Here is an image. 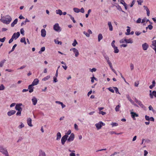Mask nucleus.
Listing matches in <instances>:
<instances>
[{
  "instance_id": "63",
  "label": "nucleus",
  "mask_w": 156,
  "mask_h": 156,
  "mask_svg": "<svg viewBox=\"0 0 156 156\" xmlns=\"http://www.w3.org/2000/svg\"><path fill=\"white\" fill-rule=\"evenodd\" d=\"M120 3L122 4L123 5H126V4L124 0H123V1H120Z\"/></svg>"
},
{
  "instance_id": "50",
  "label": "nucleus",
  "mask_w": 156,
  "mask_h": 156,
  "mask_svg": "<svg viewBox=\"0 0 156 156\" xmlns=\"http://www.w3.org/2000/svg\"><path fill=\"white\" fill-rule=\"evenodd\" d=\"M130 67L131 70H132L134 69V65L132 63H131L130 64Z\"/></svg>"
},
{
  "instance_id": "14",
  "label": "nucleus",
  "mask_w": 156,
  "mask_h": 156,
  "mask_svg": "<svg viewBox=\"0 0 156 156\" xmlns=\"http://www.w3.org/2000/svg\"><path fill=\"white\" fill-rule=\"evenodd\" d=\"M34 86L32 84L31 85H30L28 87V90H29V92L30 93H32L34 91Z\"/></svg>"
},
{
  "instance_id": "18",
  "label": "nucleus",
  "mask_w": 156,
  "mask_h": 156,
  "mask_svg": "<svg viewBox=\"0 0 156 156\" xmlns=\"http://www.w3.org/2000/svg\"><path fill=\"white\" fill-rule=\"evenodd\" d=\"M39 156H46L45 152L42 150L39 151Z\"/></svg>"
},
{
  "instance_id": "16",
  "label": "nucleus",
  "mask_w": 156,
  "mask_h": 156,
  "mask_svg": "<svg viewBox=\"0 0 156 156\" xmlns=\"http://www.w3.org/2000/svg\"><path fill=\"white\" fill-rule=\"evenodd\" d=\"M32 101L33 102V104L34 105H35L37 103V100L36 98L35 97H33L32 99Z\"/></svg>"
},
{
  "instance_id": "23",
  "label": "nucleus",
  "mask_w": 156,
  "mask_h": 156,
  "mask_svg": "<svg viewBox=\"0 0 156 156\" xmlns=\"http://www.w3.org/2000/svg\"><path fill=\"white\" fill-rule=\"evenodd\" d=\"M108 25L109 28V30L110 31H112L113 30V27L112 25L111 22H108Z\"/></svg>"
},
{
  "instance_id": "46",
  "label": "nucleus",
  "mask_w": 156,
  "mask_h": 156,
  "mask_svg": "<svg viewBox=\"0 0 156 156\" xmlns=\"http://www.w3.org/2000/svg\"><path fill=\"white\" fill-rule=\"evenodd\" d=\"M16 46H17V44H15L13 46V47H12V50H11V51H10V52H9V53H10V52H12V51H13L14 50V49H15V47Z\"/></svg>"
},
{
  "instance_id": "17",
  "label": "nucleus",
  "mask_w": 156,
  "mask_h": 156,
  "mask_svg": "<svg viewBox=\"0 0 156 156\" xmlns=\"http://www.w3.org/2000/svg\"><path fill=\"white\" fill-rule=\"evenodd\" d=\"M153 96L156 98V91L155 90L153 91L152 93H150V96L151 98H153Z\"/></svg>"
},
{
  "instance_id": "38",
  "label": "nucleus",
  "mask_w": 156,
  "mask_h": 156,
  "mask_svg": "<svg viewBox=\"0 0 156 156\" xmlns=\"http://www.w3.org/2000/svg\"><path fill=\"white\" fill-rule=\"evenodd\" d=\"M113 88L115 90V92L117 94H120L119 93V90L118 89V88L116 87H113Z\"/></svg>"
},
{
  "instance_id": "43",
  "label": "nucleus",
  "mask_w": 156,
  "mask_h": 156,
  "mask_svg": "<svg viewBox=\"0 0 156 156\" xmlns=\"http://www.w3.org/2000/svg\"><path fill=\"white\" fill-rule=\"evenodd\" d=\"M94 80H97V78H95L94 76H93V77H92L91 78V82H92V83H94Z\"/></svg>"
},
{
  "instance_id": "62",
  "label": "nucleus",
  "mask_w": 156,
  "mask_h": 156,
  "mask_svg": "<svg viewBox=\"0 0 156 156\" xmlns=\"http://www.w3.org/2000/svg\"><path fill=\"white\" fill-rule=\"evenodd\" d=\"M24 126V125L23 123H21V124L19 126V127L20 128H21L23 127Z\"/></svg>"
},
{
  "instance_id": "58",
  "label": "nucleus",
  "mask_w": 156,
  "mask_h": 156,
  "mask_svg": "<svg viewBox=\"0 0 156 156\" xmlns=\"http://www.w3.org/2000/svg\"><path fill=\"white\" fill-rule=\"evenodd\" d=\"M150 117L149 116L146 115L145 116V119L147 121H150Z\"/></svg>"
},
{
  "instance_id": "51",
  "label": "nucleus",
  "mask_w": 156,
  "mask_h": 156,
  "mask_svg": "<svg viewBox=\"0 0 156 156\" xmlns=\"http://www.w3.org/2000/svg\"><path fill=\"white\" fill-rule=\"evenodd\" d=\"M6 38L5 37H4L2 38H0V42H4L5 41Z\"/></svg>"
},
{
  "instance_id": "64",
  "label": "nucleus",
  "mask_w": 156,
  "mask_h": 156,
  "mask_svg": "<svg viewBox=\"0 0 156 156\" xmlns=\"http://www.w3.org/2000/svg\"><path fill=\"white\" fill-rule=\"evenodd\" d=\"M25 41V37H23L21 39L20 42L22 43H23Z\"/></svg>"
},
{
  "instance_id": "42",
  "label": "nucleus",
  "mask_w": 156,
  "mask_h": 156,
  "mask_svg": "<svg viewBox=\"0 0 156 156\" xmlns=\"http://www.w3.org/2000/svg\"><path fill=\"white\" fill-rule=\"evenodd\" d=\"M77 44V42L76 40H75L73 42L72 44V45L73 46H75Z\"/></svg>"
},
{
  "instance_id": "26",
  "label": "nucleus",
  "mask_w": 156,
  "mask_h": 156,
  "mask_svg": "<svg viewBox=\"0 0 156 156\" xmlns=\"http://www.w3.org/2000/svg\"><path fill=\"white\" fill-rule=\"evenodd\" d=\"M103 36L101 34H99L98 35V41L99 42L103 38Z\"/></svg>"
},
{
  "instance_id": "57",
  "label": "nucleus",
  "mask_w": 156,
  "mask_h": 156,
  "mask_svg": "<svg viewBox=\"0 0 156 156\" xmlns=\"http://www.w3.org/2000/svg\"><path fill=\"white\" fill-rule=\"evenodd\" d=\"M96 69L95 68H93L92 69H90V71L92 72H95L96 71Z\"/></svg>"
},
{
  "instance_id": "21",
  "label": "nucleus",
  "mask_w": 156,
  "mask_h": 156,
  "mask_svg": "<svg viewBox=\"0 0 156 156\" xmlns=\"http://www.w3.org/2000/svg\"><path fill=\"white\" fill-rule=\"evenodd\" d=\"M16 111L14 110H12L8 112L7 115L9 116H11L12 115L15 114Z\"/></svg>"
},
{
  "instance_id": "27",
  "label": "nucleus",
  "mask_w": 156,
  "mask_h": 156,
  "mask_svg": "<svg viewBox=\"0 0 156 156\" xmlns=\"http://www.w3.org/2000/svg\"><path fill=\"white\" fill-rule=\"evenodd\" d=\"M114 49V52L115 53H118L119 52V50L118 49V48L116 46L113 47Z\"/></svg>"
},
{
  "instance_id": "8",
  "label": "nucleus",
  "mask_w": 156,
  "mask_h": 156,
  "mask_svg": "<svg viewBox=\"0 0 156 156\" xmlns=\"http://www.w3.org/2000/svg\"><path fill=\"white\" fill-rule=\"evenodd\" d=\"M22 105L21 103L17 104L16 105L15 109L17 111H22V108L21 106Z\"/></svg>"
},
{
  "instance_id": "34",
  "label": "nucleus",
  "mask_w": 156,
  "mask_h": 156,
  "mask_svg": "<svg viewBox=\"0 0 156 156\" xmlns=\"http://www.w3.org/2000/svg\"><path fill=\"white\" fill-rule=\"evenodd\" d=\"M121 106L119 105H118L116 106L115 108V110L116 112H118L119 111V109L120 108Z\"/></svg>"
},
{
  "instance_id": "33",
  "label": "nucleus",
  "mask_w": 156,
  "mask_h": 156,
  "mask_svg": "<svg viewBox=\"0 0 156 156\" xmlns=\"http://www.w3.org/2000/svg\"><path fill=\"white\" fill-rule=\"evenodd\" d=\"M105 58L106 59L108 63L110 62L109 60V58L107 55H104Z\"/></svg>"
},
{
  "instance_id": "29",
  "label": "nucleus",
  "mask_w": 156,
  "mask_h": 156,
  "mask_svg": "<svg viewBox=\"0 0 156 156\" xmlns=\"http://www.w3.org/2000/svg\"><path fill=\"white\" fill-rule=\"evenodd\" d=\"M127 27L128 28L127 30V32H126L125 34L126 35H129V34H130V27Z\"/></svg>"
},
{
  "instance_id": "22",
  "label": "nucleus",
  "mask_w": 156,
  "mask_h": 156,
  "mask_svg": "<svg viewBox=\"0 0 156 156\" xmlns=\"http://www.w3.org/2000/svg\"><path fill=\"white\" fill-rule=\"evenodd\" d=\"M46 35V32L45 29H43L41 30V36L42 37H45Z\"/></svg>"
},
{
  "instance_id": "60",
  "label": "nucleus",
  "mask_w": 156,
  "mask_h": 156,
  "mask_svg": "<svg viewBox=\"0 0 156 156\" xmlns=\"http://www.w3.org/2000/svg\"><path fill=\"white\" fill-rule=\"evenodd\" d=\"M5 71L9 72H13V70L9 69H5Z\"/></svg>"
},
{
  "instance_id": "36",
  "label": "nucleus",
  "mask_w": 156,
  "mask_h": 156,
  "mask_svg": "<svg viewBox=\"0 0 156 156\" xmlns=\"http://www.w3.org/2000/svg\"><path fill=\"white\" fill-rule=\"evenodd\" d=\"M73 9L76 12L78 13L80 12V9L77 8H74Z\"/></svg>"
},
{
  "instance_id": "6",
  "label": "nucleus",
  "mask_w": 156,
  "mask_h": 156,
  "mask_svg": "<svg viewBox=\"0 0 156 156\" xmlns=\"http://www.w3.org/2000/svg\"><path fill=\"white\" fill-rule=\"evenodd\" d=\"M134 100L137 103L138 105L142 108H145L144 106L142 104L141 102L136 99V98H135Z\"/></svg>"
},
{
  "instance_id": "39",
  "label": "nucleus",
  "mask_w": 156,
  "mask_h": 156,
  "mask_svg": "<svg viewBox=\"0 0 156 156\" xmlns=\"http://www.w3.org/2000/svg\"><path fill=\"white\" fill-rule=\"evenodd\" d=\"M54 41H55V43L56 44H59L60 45L62 44V42L59 41L58 40H55Z\"/></svg>"
},
{
  "instance_id": "10",
  "label": "nucleus",
  "mask_w": 156,
  "mask_h": 156,
  "mask_svg": "<svg viewBox=\"0 0 156 156\" xmlns=\"http://www.w3.org/2000/svg\"><path fill=\"white\" fill-rule=\"evenodd\" d=\"M67 137L66 136H64L62 137L61 139V143L62 145H64L66 140H67Z\"/></svg>"
},
{
  "instance_id": "2",
  "label": "nucleus",
  "mask_w": 156,
  "mask_h": 156,
  "mask_svg": "<svg viewBox=\"0 0 156 156\" xmlns=\"http://www.w3.org/2000/svg\"><path fill=\"white\" fill-rule=\"evenodd\" d=\"M0 148L1 150V152L4 154L5 156H9L8 152L6 149L2 147H1Z\"/></svg>"
},
{
  "instance_id": "28",
  "label": "nucleus",
  "mask_w": 156,
  "mask_h": 156,
  "mask_svg": "<svg viewBox=\"0 0 156 156\" xmlns=\"http://www.w3.org/2000/svg\"><path fill=\"white\" fill-rule=\"evenodd\" d=\"M152 45L153 46V48H156V40H154L152 41Z\"/></svg>"
},
{
  "instance_id": "56",
  "label": "nucleus",
  "mask_w": 156,
  "mask_h": 156,
  "mask_svg": "<svg viewBox=\"0 0 156 156\" xmlns=\"http://www.w3.org/2000/svg\"><path fill=\"white\" fill-rule=\"evenodd\" d=\"M115 40H113L112 42L111 43V45L112 46V47H114L115 46Z\"/></svg>"
},
{
  "instance_id": "20",
  "label": "nucleus",
  "mask_w": 156,
  "mask_h": 156,
  "mask_svg": "<svg viewBox=\"0 0 156 156\" xmlns=\"http://www.w3.org/2000/svg\"><path fill=\"white\" fill-rule=\"evenodd\" d=\"M124 41L127 43L132 44L133 42V39L130 38L128 39H125Z\"/></svg>"
},
{
  "instance_id": "13",
  "label": "nucleus",
  "mask_w": 156,
  "mask_h": 156,
  "mask_svg": "<svg viewBox=\"0 0 156 156\" xmlns=\"http://www.w3.org/2000/svg\"><path fill=\"white\" fill-rule=\"evenodd\" d=\"M142 47L143 50L145 51L147 49L148 47V45L147 43H145L142 44Z\"/></svg>"
},
{
  "instance_id": "19",
  "label": "nucleus",
  "mask_w": 156,
  "mask_h": 156,
  "mask_svg": "<svg viewBox=\"0 0 156 156\" xmlns=\"http://www.w3.org/2000/svg\"><path fill=\"white\" fill-rule=\"evenodd\" d=\"M32 119L30 118H29L27 119V123L28 125L32 127L33 126V125L31 123Z\"/></svg>"
},
{
  "instance_id": "45",
  "label": "nucleus",
  "mask_w": 156,
  "mask_h": 156,
  "mask_svg": "<svg viewBox=\"0 0 156 156\" xmlns=\"http://www.w3.org/2000/svg\"><path fill=\"white\" fill-rule=\"evenodd\" d=\"M148 28L150 30L152 29L153 28V26L151 25H149L147 27H146V29Z\"/></svg>"
},
{
  "instance_id": "25",
  "label": "nucleus",
  "mask_w": 156,
  "mask_h": 156,
  "mask_svg": "<svg viewBox=\"0 0 156 156\" xmlns=\"http://www.w3.org/2000/svg\"><path fill=\"white\" fill-rule=\"evenodd\" d=\"M18 22V19H15L13 21V22L11 24V26L12 27H14L15 24H16Z\"/></svg>"
},
{
  "instance_id": "1",
  "label": "nucleus",
  "mask_w": 156,
  "mask_h": 156,
  "mask_svg": "<svg viewBox=\"0 0 156 156\" xmlns=\"http://www.w3.org/2000/svg\"><path fill=\"white\" fill-rule=\"evenodd\" d=\"M12 20V18L11 17L9 16H6V17L5 18V19H2L3 23L8 24Z\"/></svg>"
},
{
  "instance_id": "47",
  "label": "nucleus",
  "mask_w": 156,
  "mask_h": 156,
  "mask_svg": "<svg viewBox=\"0 0 156 156\" xmlns=\"http://www.w3.org/2000/svg\"><path fill=\"white\" fill-rule=\"evenodd\" d=\"M22 111H18V112L16 113V115L17 116L19 115L20 116L21 115V112Z\"/></svg>"
},
{
  "instance_id": "7",
  "label": "nucleus",
  "mask_w": 156,
  "mask_h": 156,
  "mask_svg": "<svg viewBox=\"0 0 156 156\" xmlns=\"http://www.w3.org/2000/svg\"><path fill=\"white\" fill-rule=\"evenodd\" d=\"M70 51H73V52L75 54V56L77 57L79 54L78 51L77 49L75 48H73L70 49Z\"/></svg>"
},
{
  "instance_id": "49",
  "label": "nucleus",
  "mask_w": 156,
  "mask_h": 156,
  "mask_svg": "<svg viewBox=\"0 0 156 156\" xmlns=\"http://www.w3.org/2000/svg\"><path fill=\"white\" fill-rule=\"evenodd\" d=\"M139 5H141L142 3L143 2V0H139L137 1Z\"/></svg>"
},
{
  "instance_id": "4",
  "label": "nucleus",
  "mask_w": 156,
  "mask_h": 156,
  "mask_svg": "<svg viewBox=\"0 0 156 156\" xmlns=\"http://www.w3.org/2000/svg\"><path fill=\"white\" fill-rule=\"evenodd\" d=\"M53 29L57 31H60L61 30L58 24L57 23L55 24L54 25Z\"/></svg>"
},
{
  "instance_id": "9",
  "label": "nucleus",
  "mask_w": 156,
  "mask_h": 156,
  "mask_svg": "<svg viewBox=\"0 0 156 156\" xmlns=\"http://www.w3.org/2000/svg\"><path fill=\"white\" fill-rule=\"evenodd\" d=\"M20 32H17L16 33H14L12 37L14 39L16 40V39L18 38V37L20 36Z\"/></svg>"
},
{
  "instance_id": "35",
  "label": "nucleus",
  "mask_w": 156,
  "mask_h": 156,
  "mask_svg": "<svg viewBox=\"0 0 156 156\" xmlns=\"http://www.w3.org/2000/svg\"><path fill=\"white\" fill-rule=\"evenodd\" d=\"M6 61V60H5V59H4L3 60H2V61L0 62V67H2L4 62Z\"/></svg>"
},
{
  "instance_id": "41",
  "label": "nucleus",
  "mask_w": 156,
  "mask_h": 156,
  "mask_svg": "<svg viewBox=\"0 0 156 156\" xmlns=\"http://www.w3.org/2000/svg\"><path fill=\"white\" fill-rule=\"evenodd\" d=\"M5 88V87L3 84H2L0 86V90H3Z\"/></svg>"
},
{
  "instance_id": "52",
  "label": "nucleus",
  "mask_w": 156,
  "mask_h": 156,
  "mask_svg": "<svg viewBox=\"0 0 156 156\" xmlns=\"http://www.w3.org/2000/svg\"><path fill=\"white\" fill-rule=\"evenodd\" d=\"M20 33H21V34H22L23 35L24 34V31L23 28H21L20 29Z\"/></svg>"
},
{
  "instance_id": "11",
  "label": "nucleus",
  "mask_w": 156,
  "mask_h": 156,
  "mask_svg": "<svg viewBox=\"0 0 156 156\" xmlns=\"http://www.w3.org/2000/svg\"><path fill=\"white\" fill-rule=\"evenodd\" d=\"M130 114H131V116L132 118L133 119H135V117H138L139 116V115L137 114H136L135 112H131L130 113Z\"/></svg>"
},
{
  "instance_id": "61",
  "label": "nucleus",
  "mask_w": 156,
  "mask_h": 156,
  "mask_svg": "<svg viewBox=\"0 0 156 156\" xmlns=\"http://www.w3.org/2000/svg\"><path fill=\"white\" fill-rule=\"evenodd\" d=\"M26 67V66H21L20 67L18 68L17 69V70L23 69H24V68H25Z\"/></svg>"
},
{
  "instance_id": "54",
  "label": "nucleus",
  "mask_w": 156,
  "mask_h": 156,
  "mask_svg": "<svg viewBox=\"0 0 156 156\" xmlns=\"http://www.w3.org/2000/svg\"><path fill=\"white\" fill-rule=\"evenodd\" d=\"M83 33L85 35H86V36L88 37H90V35H89V34H88V33H87V32H86L85 31H84L83 32Z\"/></svg>"
},
{
  "instance_id": "30",
  "label": "nucleus",
  "mask_w": 156,
  "mask_h": 156,
  "mask_svg": "<svg viewBox=\"0 0 156 156\" xmlns=\"http://www.w3.org/2000/svg\"><path fill=\"white\" fill-rule=\"evenodd\" d=\"M71 133V131L70 130H69L66 133H65V134L64 136H66L67 137H68L69 135H70Z\"/></svg>"
},
{
  "instance_id": "37",
  "label": "nucleus",
  "mask_w": 156,
  "mask_h": 156,
  "mask_svg": "<svg viewBox=\"0 0 156 156\" xmlns=\"http://www.w3.org/2000/svg\"><path fill=\"white\" fill-rule=\"evenodd\" d=\"M45 50V48L44 47H42L40 51H39V53L40 54L43 51H44Z\"/></svg>"
},
{
  "instance_id": "55",
  "label": "nucleus",
  "mask_w": 156,
  "mask_h": 156,
  "mask_svg": "<svg viewBox=\"0 0 156 156\" xmlns=\"http://www.w3.org/2000/svg\"><path fill=\"white\" fill-rule=\"evenodd\" d=\"M141 19L139 18L138 19L136 20V23H140L141 22Z\"/></svg>"
},
{
  "instance_id": "48",
  "label": "nucleus",
  "mask_w": 156,
  "mask_h": 156,
  "mask_svg": "<svg viewBox=\"0 0 156 156\" xmlns=\"http://www.w3.org/2000/svg\"><path fill=\"white\" fill-rule=\"evenodd\" d=\"M69 16H70V19H71V20H73V22L74 23H76V21L75 20H74V17H72V16H71V15H69Z\"/></svg>"
},
{
  "instance_id": "12",
  "label": "nucleus",
  "mask_w": 156,
  "mask_h": 156,
  "mask_svg": "<svg viewBox=\"0 0 156 156\" xmlns=\"http://www.w3.org/2000/svg\"><path fill=\"white\" fill-rule=\"evenodd\" d=\"M126 98L127 99L130 101V102L133 105H134L135 106H138L136 105L135 104L133 101L131 99V98L129 95H126Z\"/></svg>"
},
{
  "instance_id": "15",
  "label": "nucleus",
  "mask_w": 156,
  "mask_h": 156,
  "mask_svg": "<svg viewBox=\"0 0 156 156\" xmlns=\"http://www.w3.org/2000/svg\"><path fill=\"white\" fill-rule=\"evenodd\" d=\"M39 82V80L38 79H35L34 80L33 82H32V84L34 86L37 85Z\"/></svg>"
},
{
  "instance_id": "44",
  "label": "nucleus",
  "mask_w": 156,
  "mask_h": 156,
  "mask_svg": "<svg viewBox=\"0 0 156 156\" xmlns=\"http://www.w3.org/2000/svg\"><path fill=\"white\" fill-rule=\"evenodd\" d=\"M111 125L112 126V127L116 126L118 125V124L116 122H112Z\"/></svg>"
},
{
  "instance_id": "32",
  "label": "nucleus",
  "mask_w": 156,
  "mask_h": 156,
  "mask_svg": "<svg viewBox=\"0 0 156 156\" xmlns=\"http://www.w3.org/2000/svg\"><path fill=\"white\" fill-rule=\"evenodd\" d=\"M50 76H47L46 77L42 79V80L44 81H46L48 80L50 78Z\"/></svg>"
},
{
  "instance_id": "31",
  "label": "nucleus",
  "mask_w": 156,
  "mask_h": 156,
  "mask_svg": "<svg viewBox=\"0 0 156 156\" xmlns=\"http://www.w3.org/2000/svg\"><path fill=\"white\" fill-rule=\"evenodd\" d=\"M56 14H59L60 15H61L62 14V11L60 9L56 10Z\"/></svg>"
},
{
  "instance_id": "5",
  "label": "nucleus",
  "mask_w": 156,
  "mask_h": 156,
  "mask_svg": "<svg viewBox=\"0 0 156 156\" xmlns=\"http://www.w3.org/2000/svg\"><path fill=\"white\" fill-rule=\"evenodd\" d=\"M74 139V134L73 133H71L68 138H67V142H69L73 140Z\"/></svg>"
},
{
  "instance_id": "3",
  "label": "nucleus",
  "mask_w": 156,
  "mask_h": 156,
  "mask_svg": "<svg viewBox=\"0 0 156 156\" xmlns=\"http://www.w3.org/2000/svg\"><path fill=\"white\" fill-rule=\"evenodd\" d=\"M105 125V124L101 121L99 123H97L95 125L97 129H100L102 126Z\"/></svg>"
},
{
  "instance_id": "59",
  "label": "nucleus",
  "mask_w": 156,
  "mask_h": 156,
  "mask_svg": "<svg viewBox=\"0 0 156 156\" xmlns=\"http://www.w3.org/2000/svg\"><path fill=\"white\" fill-rule=\"evenodd\" d=\"M108 64L109 65V66L111 69L112 70V69H113V67H112V64L111 62H109L108 63Z\"/></svg>"
},
{
  "instance_id": "53",
  "label": "nucleus",
  "mask_w": 156,
  "mask_h": 156,
  "mask_svg": "<svg viewBox=\"0 0 156 156\" xmlns=\"http://www.w3.org/2000/svg\"><path fill=\"white\" fill-rule=\"evenodd\" d=\"M108 90L112 93H114V90L111 87L108 88Z\"/></svg>"
},
{
  "instance_id": "24",
  "label": "nucleus",
  "mask_w": 156,
  "mask_h": 156,
  "mask_svg": "<svg viewBox=\"0 0 156 156\" xmlns=\"http://www.w3.org/2000/svg\"><path fill=\"white\" fill-rule=\"evenodd\" d=\"M61 137V133L59 132H58L56 135V140H59L60 139Z\"/></svg>"
},
{
  "instance_id": "40",
  "label": "nucleus",
  "mask_w": 156,
  "mask_h": 156,
  "mask_svg": "<svg viewBox=\"0 0 156 156\" xmlns=\"http://www.w3.org/2000/svg\"><path fill=\"white\" fill-rule=\"evenodd\" d=\"M110 133L111 134H115L117 135H120L122 134V133H116L115 131H111L110 132Z\"/></svg>"
}]
</instances>
